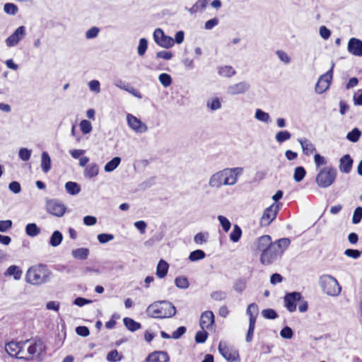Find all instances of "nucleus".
Masks as SVG:
<instances>
[{"instance_id":"obj_12","label":"nucleus","mask_w":362,"mask_h":362,"mask_svg":"<svg viewBox=\"0 0 362 362\" xmlns=\"http://www.w3.org/2000/svg\"><path fill=\"white\" fill-rule=\"evenodd\" d=\"M280 252L276 250L275 245H270L262 252L260 262L262 264L269 265L274 262L279 257H280Z\"/></svg>"},{"instance_id":"obj_48","label":"nucleus","mask_w":362,"mask_h":362,"mask_svg":"<svg viewBox=\"0 0 362 362\" xmlns=\"http://www.w3.org/2000/svg\"><path fill=\"white\" fill-rule=\"evenodd\" d=\"M148 48V41L146 38H141L139 40V45L137 47V52L139 56H144Z\"/></svg>"},{"instance_id":"obj_18","label":"nucleus","mask_w":362,"mask_h":362,"mask_svg":"<svg viewBox=\"0 0 362 362\" xmlns=\"http://www.w3.org/2000/svg\"><path fill=\"white\" fill-rule=\"evenodd\" d=\"M214 315L212 311L207 310L202 313L199 326L202 329H209L214 323Z\"/></svg>"},{"instance_id":"obj_37","label":"nucleus","mask_w":362,"mask_h":362,"mask_svg":"<svg viewBox=\"0 0 362 362\" xmlns=\"http://www.w3.org/2000/svg\"><path fill=\"white\" fill-rule=\"evenodd\" d=\"M255 118L264 123H269L271 118L269 113L264 112L261 109H257L255 114Z\"/></svg>"},{"instance_id":"obj_47","label":"nucleus","mask_w":362,"mask_h":362,"mask_svg":"<svg viewBox=\"0 0 362 362\" xmlns=\"http://www.w3.org/2000/svg\"><path fill=\"white\" fill-rule=\"evenodd\" d=\"M206 106L212 111L218 110L221 108V103L218 98H214L207 102Z\"/></svg>"},{"instance_id":"obj_17","label":"nucleus","mask_w":362,"mask_h":362,"mask_svg":"<svg viewBox=\"0 0 362 362\" xmlns=\"http://www.w3.org/2000/svg\"><path fill=\"white\" fill-rule=\"evenodd\" d=\"M250 88V84L246 81H241L232 84L227 88L226 93L230 95H235L246 93Z\"/></svg>"},{"instance_id":"obj_57","label":"nucleus","mask_w":362,"mask_h":362,"mask_svg":"<svg viewBox=\"0 0 362 362\" xmlns=\"http://www.w3.org/2000/svg\"><path fill=\"white\" fill-rule=\"evenodd\" d=\"M362 218V207L358 206L355 209L352 217V223L357 224L361 222Z\"/></svg>"},{"instance_id":"obj_13","label":"nucleus","mask_w":362,"mask_h":362,"mask_svg":"<svg viewBox=\"0 0 362 362\" xmlns=\"http://www.w3.org/2000/svg\"><path fill=\"white\" fill-rule=\"evenodd\" d=\"M127 122L129 128L136 133H144L148 130L147 125L132 114L127 115Z\"/></svg>"},{"instance_id":"obj_15","label":"nucleus","mask_w":362,"mask_h":362,"mask_svg":"<svg viewBox=\"0 0 362 362\" xmlns=\"http://www.w3.org/2000/svg\"><path fill=\"white\" fill-rule=\"evenodd\" d=\"M301 299V294L299 292H292L286 294L284 297L285 307L293 313L296 310V303Z\"/></svg>"},{"instance_id":"obj_31","label":"nucleus","mask_w":362,"mask_h":362,"mask_svg":"<svg viewBox=\"0 0 362 362\" xmlns=\"http://www.w3.org/2000/svg\"><path fill=\"white\" fill-rule=\"evenodd\" d=\"M235 69L231 66H222L218 68L219 76L226 78H230L235 74Z\"/></svg>"},{"instance_id":"obj_49","label":"nucleus","mask_w":362,"mask_h":362,"mask_svg":"<svg viewBox=\"0 0 362 362\" xmlns=\"http://www.w3.org/2000/svg\"><path fill=\"white\" fill-rule=\"evenodd\" d=\"M246 288V280L244 279H237L233 284V289L238 292L242 293Z\"/></svg>"},{"instance_id":"obj_62","label":"nucleus","mask_w":362,"mask_h":362,"mask_svg":"<svg viewBox=\"0 0 362 362\" xmlns=\"http://www.w3.org/2000/svg\"><path fill=\"white\" fill-rule=\"evenodd\" d=\"M100 32V29L98 27H92L86 32V37L87 39L95 38Z\"/></svg>"},{"instance_id":"obj_14","label":"nucleus","mask_w":362,"mask_h":362,"mask_svg":"<svg viewBox=\"0 0 362 362\" xmlns=\"http://www.w3.org/2000/svg\"><path fill=\"white\" fill-rule=\"evenodd\" d=\"M26 29L23 25L19 26L12 35H11L6 40V44L8 47H11L16 46L18 42L24 38L25 35Z\"/></svg>"},{"instance_id":"obj_39","label":"nucleus","mask_w":362,"mask_h":362,"mask_svg":"<svg viewBox=\"0 0 362 362\" xmlns=\"http://www.w3.org/2000/svg\"><path fill=\"white\" fill-rule=\"evenodd\" d=\"M291 138V134L286 130L279 131L275 135V139L279 144H282L284 141L289 140Z\"/></svg>"},{"instance_id":"obj_44","label":"nucleus","mask_w":362,"mask_h":362,"mask_svg":"<svg viewBox=\"0 0 362 362\" xmlns=\"http://www.w3.org/2000/svg\"><path fill=\"white\" fill-rule=\"evenodd\" d=\"M175 286L181 289H186L189 287V283L188 279L184 276H178L175 279Z\"/></svg>"},{"instance_id":"obj_42","label":"nucleus","mask_w":362,"mask_h":362,"mask_svg":"<svg viewBox=\"0 0 362 362\" xmlns=\"http://www.w3.org/2000/svg\"><path fill=\"white\" fill-rule=\"evenodd\" d=\"M306 175V170L302 166L296 167L294 170L293 179L296 182H300Z\"/></svg>"},{"instance_id":"obj_46","label":"nucleus","mask_w":362,"mask_h":362,"mask_svg":"<svg viewBox=\"0 0 362 362\" xmlns=\"http://www.w3.org/2000/svg\"><path fill=\"white\" fill-rule=\"evenodd\" d=\"M4 11L8 15L14 16L18 13V8L13 3H6L4 6Z\"/></svg>"},{"instance_id":"obj_61","label":"nucleus","mask_w":362,"mask_h":362,"mask_svg":"<svg viewBox=\"0 0 362 362\" xmlns=\"http://www.w3.org/2000/svg\"><path fill=\"white\" fill-rule=\"evenodd\" d=\"M115 237L112 234L109 233H101L99 234L97 237L98 241L102 244H105L106 243H108L109 241L112 240Z\"/></svg>"},{"instance_id":"obj_22","label":"nucleus","mask_w":362,"mask_h":362,"mask_svg":"<svg viewBox=\"0 0 362 362\" xmlns=\"http://www.w3.org/2000/svg\"><path fill=\"white\" fill-rule=\"evenodd\" d=\"M23 272L21 268L16 265H11L4 272L5 276H13V278L18 281L21 279Z\"/></svg>"},{"instance_id":"obj_55","label":"nucleus","mask_w":362,"mask_h":362,"mask_svg":"<svg viewBox=\"0 0 362 362\" xmlns=\"http://www.w3.org/2000/svg\"><path fill=\"white\" fill-rule=\"evenodd\" d=\"M208 337V333L204 329L199 331L195 334V341L199 344L204 343Z\"/></svg>"},{"instance_id":"obj_4","label":"nucleus","mask_w":362,"mask_h":362,"mask_svg":"<svg viewBox=\"0 0 362 362\" xmlns=\"http://www.w3.org/2000/svg\"><path fill=\"white\" fill-rule=\"evenodd\" d=\"M337 175V170L331 166L321 168L315 177V182L320 188H327L335 181Z\"/></svg>"},{"instance_id":"obj_10","label":"nucleus","mask_w":362,"mask_h":362,"mask_svg":"<svg viewBox=\"0 0 362 362\" xmlns=\"http://www.w3.org/2000/svg\"><path fill=\"white\" fill-rule=\"evenodd\" d=\"M279 210V204L275 203L265 209L260 219V225L268 226L276 218Z\"/></svg>"},{"instance_id":"obj_34","label":"nucleus","mask_w":362,"mask_h":362,"mask_svg":"<svg viewBox=\"0 0 362 362\" xmlns=\"http://www.w3.org/2000/svg\"><path fill=\"white\" fill-rule=\"evenodd\" d=\"M63 240V235L59 230H55L52 233L50 239H49V245L52 247L59 246Z\"/></svg>"},{"instance_id":"obj_9","label":"nucleus","mask_w":362,"mask_h":362,"mask_svg":"<svg viewBox=\"0 0 362 362\" xmlns=\"http://www.w3.org/2000/svg\"><path fill=\"white\" fill-rule=\"evenodd\" d=\"M30 341V339H27L20 342L10 341L6 344L5 349L6 352L11 356H16L18 358L29 359L30 358L25 357L21 355V354L23 353L24 345L28 343Z\"/></svg>"},{"instance_id":"obj_35","label":"nucleus","mask_w":362,"mask_h":362,"mask_svg":"<svg viewBox=\"0 0 362 362\" xmlns=\"http://www.w3.org/2000/svg\"><path fill=\"white\" fill-rule=\"evenodd\" d=\"M25 233L30 237H35L40 233V228L34 223H28L25 226Z\"/></svg>"},{"instance_id":"obj_16","label":"nucleus","mask_w":362,"mask_h":362,"mask_svg":"<svg viewBox=\"0 0 362 362\" xmlns=\"http://www.w3.org/2000/svg\"><path fill=\"white\" fill-rule=\"evenodd\" d=\"M46 346L42 339L40 338H35L33 343L28 348V354L30 358L33 357L35 354L40 355L45 352Z\"/></svg>"},{"instance_id":"obj_3","label":"nucleus","mask_w":362,"mask_h":362,"mask_svg":"<svg viewBox=\"0 0 362 362\" xmlns=\"http://www.w3.org/2000/svg\"><path fill=\"white\" fill-rule=\"evenodd\" d=\"M52 272L45 264H37L30 267L25 275L26 281L33 285H41L50 280Z\"/></svg>"},{"instance_id":"obj_1","label":"nucleus","mask_w":362,"mask_h":362,"mask_svg":"<svg viewBox=\"0 0 362 362\" xmlns=\"http://www.w3.org/2000/svg\"><path fill=\"white\" fill-rule=\"evenodd\" d=\"M243 172L244 169L242 167L224 168L210 177L209 185L216 189H219L222 186H233L238 182Z\"/></svg>"},{"instance_id":"obj_8","label":"nucleus","mask_w":362,"mask_h":362,"mask_svg":"<svg viewBox=\"0 0 362 362\" xmlns=\"http://www.w3.org/2000/svg\"><path fill=\"white\" fill-rule=\"evenodd\" d=\"M153 35L155 42L160 47L169 49L174 46L173 38L166 35L161 28H156Z\"/></svg>"},{"instance_id":"obj_52","label":"nucleus","mask_w":362,"mask_h":362,"mask_svg":"<svg viewBox=\"0 0 362 362\" xmlns=\"http://www.w3.org/2000/svg\"><path fill=\"white\" fill-rule=\"evenodd\" d=\"M211 298L216 301H221L227 298V293L223 291H215L211 293Z\"/></svg>"},{"instance_id":"obj_63","label":"nucleus","mask_w":362,"mask_h":362,"mask_svg":"<svg viewBox=\"0 0 362 362\" xmlns=\"http://www.w3.org/2000/svg\"><path fill=\"white\" fill-rule=\"evenodd\" d=\"M89 89L95 93H99L100 92V83L98 80H92L88 83Z\"/></svg>"},{"instance_id":"obj_5","label":"nucleus","mask_w":362,"mask_h":362,"mask_svg":"<svg viewBox=\"0 0 362 362\" xmlns=\"http://www.w3.org/2000/svg\"><path fill=\"white\" fill-rule=\"evenodd\" d=\"M320 286L327 295L337 296L339 295L341 288L337 280L331 275L324 274L320 277Z\"/></svg>"},{"instance_id":"obj_50","label":"nucleus","mask_w":362,"mask_h":362,"mask_svg":"<svg viewBox=\"0 0 362 362\" xmlns=\"http://www.w3.org/2000/svg\"><path fill=\"white\" fill-rule=\"evenodd\" d=\"M107 361L109 362L120 361L122 359V356H119L117 350H112L107 355Z\"/></svg>"},{"instance_id":"obj_41","label":"nucleus","mask_w":362,"mask_h":362,"mask_svg":"<svg viewBox=\"0 0 362 362\" xmlns=\"http://www.w3.org/2000/svg\"><path fill=\"white\" fill-rule=\"evenodd\" d=\"M361 135V132L359 130L358 128L355 127L346 134V138L349 141H350L353 143H356L358 141Z\"/></svg>"},{"instance_id":"obj_19","label":"nucleus","mask_w":362,"mask_h":362,"mask_svg":"<svg viewBox=\"0 0 362 362\" xmlns=\"http://www.w3.org/2000/svg\"><path fill=\"white\" fill-rule=\"evenodd\" d=\"M347 49L354 56L362 57V40L351 37L348 42Z\"/></svg>"},{"instance_id":"obj_36","label":"nucleus","mask_w":362,"mask_h":362,"mask_svg":"<svg viewBox=\"0 0 362 362\" xmlns=\"http://www.w3.org/2000/svg\"><path fill=\"white\" fill-rule=\"evenodd\" d=\"M121 162V158L119 157H115L111 160L107 162L105 167L104 170L105 172H112L114 170H115L117 166L119 165Z\"/></svg>"},{"instance_id":"obj_29","label":"nucleus","mask_w":362,"mask_h":362,"mask_svg":"<svg viewBox=\"0 0 362 362\" xmlns=\"http://www.w3.org/2000/svg\"><path fill=\"white\" fill-rule=\"evenodd\" d=\"M258 306L256 303H250L247 308L246 313L249 316V322L253 321V322H256V319L258 315Z\"/></svg>"},{"instance_id":"obj_59","label":"nucleus","mask_w":362,"mask_h":362,"mask_svg":"<svg viewBox=\"0 0 362 362\" xmlns=\"http://www.w3.org/2000/svg\"><path fill=\"white\" fill-rule=\"evenodd\" d=\"M280 336L283 339H290L293 336V332L290 327H284L280 332Z\"/></svg>"},{"instance_id":"obj_24","label":"nucleus","mask_w":362,"mask_h":362,"mask_svg":"<svg viewBox=\"0 0 362 362\" xmlns=\"http://www.w3.org/2000/svg\"><path fill=\"white\" fill-rule=\"evenodd\" d=\"M168 268L169 264L168 262L160 259L156 267V276L160 279L164 278L168 274Z\"/></svg>"},{"instance_id":"obj_2","label":"nucleus","mask_w":362,"mask_h":362,"mask_svg":"<svg viewBox=\"0 0 362 362\" xmlns=\"http://www.w3.org/2000/svg\"><path fill=\"white\" fill-rule=\"evenodd\" d=\"M147 315L153 318H168L176 314L175 307L168 300L156 301L148 305Z\"/></svg>"},{"instance_id":"obj_60","label":"nucleus","mask_w":362,"mask_h":362,"mask_svg":"<svg viewBox=\"0 0 362 362\" xmlns=\"http://www.w3.org/2000/svg\"><path fill=\"white\" fill-rule=\"evenodd\" d=\"M173 54L171 52L165 51V50L158 52L156 54V59H163L165 60H170L173 58Z\"/></svg>"},{"instance_id":"obj_28","label":"nucleus","mask_w":362,"mask_h":362,"mask_svg":"<svg viewBox=\"0 0 362 362\" xmlns=\"http://www.w3.org/2000/svg\"><path fill=\"white\" fill-rule=\"evenodd\" d=\"M208 4L209 0H198L188 11L191 14L202 12L206 8Z\"/></svg>"},{"instance_id":"obj_64","label":"nucleus","mask_w":362,"mask_h":362,"mask_svg":"<svg viewBox=\"0 0 362 362\" xmlns=\"http://www.w3.org/2000/svg\"><path fill=\"white\" fill-rule=\"evenodd\" d=\"M354 103L355 105H362V90H358V91L354 95L353 97Z\"/></svg>"},{"instance_id":"obj_33","label":"nucleus","mask_w":362,"mask_h":362,"mask_svg":"<svg viewBox=\"0 0 362 362\" xmlns=\"http://www.w3.org/2000/svg\"><path fill=\"white\" fill-rule=\"evenodd\" d=\"M291 241L288 238H281L277 240L275 243H273V245L276 246V250L280 252V255H281L283 252L290 245Z\"/></svg>"},{"instance_id":"obj_54","label":"nucleus","mask_w":362,"mask_h":362,"mask_svg":"<svg viewBox=\"0 0 362 362\" xmlns=\"http://www.w3.org/2000/svg\"><path fill=\"white\" fill-rule=\"evenodd\" d=\"M217 218L219 221L223 230L225 232H228L231 226L230 221L226 217L221 215L218 216Z\"/></svg>"},{"instance_id":"obj_27","label":"nucleus","mask_w":362,"mask_h":362,"mask_svg":"<svg viewBox=\"0 0 362 362\" xmlns=\"http://www.w3.org/2000/svg\"><path fill=\"white\" fill-rule=\"evenodd\" d=\"M40 165L42 172L45 173H47L51 169V158L46 151L42 153Z\"/></svg>"},{"instance_id":"obj_40","label":"nucleus","mask_w":362,"mask_h":362,"mask_svg":"<svg viewBox=\"0 0 362 362\" xmlns=\"http://www.w3.org/2000/svg\"><path fill=\"white\" fill-rule=\"evenodd\" d=\"M242 235V229L238 225H235L233 229L230 234V240L233 243H237L240 240Z\"/></svg>"},{"instance_id":"obj_6","label":"nucleus","mask_w":362,"mask_h":362,"mask_svg":"<svg viewBox=\"0 0 362 362\" xmlns=\"http://www.w3.org/2000/svg\"><path fill=\"white\" fill-rule=\"evenodd\" d=\"M218 351L228 362H240L238 351L234 347L228 346L226 342L220 341Z\"/></svg>"},{"instance_id":"obj_56","label":"nucleus","mask_w":362,"mask_h":362,"mask_svg":"<svg viewBox=\"0 0 362 362\" xmlns=\"http://www.w3.org/2000/svg\"><path fill=\"white\" fill-rule=\"evenodd\" d=\"M276 54L277 55L279 60L283 63L286 64L291 63V59L286 52L283 50H277L276 52Z\"/></svg>"},{"instance_id":"obj_32","label":"nucleus","mask_w":362,"mask_h":362,"mask_svg":"<svg viewBox=\"0 0 362 362\" xmlns=\"http://www.w3.org/2000/svg\"><path fill=\"white\" fill-rule=\"evenodd\" d=\"M65 189L71 195H76L81 192L80 185L71 181H69L65 184Z\"/></svg>"},{"instance_id":"obj_45","label":"nucleus","mask_w":362,"mask_h":362,"mask_svg":"<svg viewBox=\"0 0 362 362\" xmlns=\"http://www.w3.org/2000/svg\"><path fill=\"white\" fill-rule=\"evenodd\" d=\"M205 256V252L203 250H196L189 254V259L191 262H195L204 259Z\"/></svg>"},{"instance_id":"obj_7","label":"nucleus","mask_w":362,"mask_h":362,"mask_svg":"<svg viewBox=\"0 0 362 362\" xmlns=\"http://www.w3.org/2000/svg\"><path fill=\"white\" fill-rule=\"evenodd\" d=\"M46 209L49 214L56 217H62L66 213V206L61 201L52 199L47 201Z\"/></svg>"},{"instance_id":"obj_20","label":"nucleus","mask_w":362,"mask_h":362,"mask_svg":"<svg viewBox=\"0 0 362 362\" xmlns=\"http://www.w3.org/2000/svg\"><path fill=\"white\" fill-rule=\"evenodd\" d=\"M170 357L167 352L156 351L151 353L146 358V362H168Z\"/></svg>"},{"instance_id":"obj_25","label":"nucleus","mask_w":362,"mask_h":362,"mask_svg":"<svg viewBox=\"0 0 362 362\" xmlns=\"http://www.w3.org/2000/svg\"><path fill=\"white\" fill-rule=\"evenodd\" d=\"M257 244V250L264 252L273 243H272V239L269 235H262L258 239Z\"/></svg>"},{"instance_id":"obj_11","label":"nucleus","mask_w":362,"mask_h":362,"mask_svg":"<svg viewBox=\"0 0 362 362\" xmlns=\"http://www.w3.org/2000/svg\"><path fill=\"white\" fill-rule=\"evenodd\" d=\"M333 67L334 65L332 66L328 71L320 76L315 86L316 93L321 94L328 89L332 78Z\"/></svg>"},{"instance_id":"obj_53","label":"nucleus","mask_w":362,"mask_h":362,"mask_svg":"<svg viewBox=\"0 0 362 362\" xmlns=\"http://www.w3.org/2000/svg\"><path fill=\"white\" fill-rule=\"evenodd\" d=\"M32 151L26 148H21L18 151V156L23 161H28L31 156Z\"/></svg>"},{"instance_id":"obj_23","label":"nucleus","mask_w":362,"mask_h":362,"mask_svg":"<svg viewBox=\"0 0 362 362\" xmlns=\"http://www.w3.org/2000/svg\"><path fill=\"white\" fill-rule=\"evenodd\" d=\"M84 176L87 178L96 177L99 173V166L95 163H91L84 169Z\"/></svg>"},{"instance_id":"obj_38","label":"nucleus","mask_w":362,"mask_h":362,"mask_svg":"<svg viewBox=\"0 0 362 362\" xmlns=\"http://www.w3.org/2000/svg\"><path fill=\"white\" fill-rule=\"evenodd\" d=\"M89 254V250L88 248H78L72 251V255L76 259H86Z\"/></svg>"},{"instance_id":"obj_21","label":"nucleus","mask_w":362,"mask_h":362,"mask_svg":"<svg viewBox=\"0 0 362 362\" xmlns=\"http://www.w3.org/2000/svg\"><path fill=\"white\" fill-rule=\"evenodd\" d=\"M353 159L349 154L343 156L339 160V170L343 173H349L353 165Z\"/></svg>"},{"instance_id":"obj_51","label":"nucleus","mask_w":362,"mask_h":362,"mask_svg":"<svg viewBox=\"0 0 362 362\" xmlns=\"http://www.w3.org/2000/svg\"><path fill=\"white\" fill-rule=\"evenodd\" d=\"M80 129L83 134H89L92 131V124L88 120L83 119L80 123Z\"/></svg>"},{"instance_id":"obj_30","label":"nucleus","mask_w":362,"mask_h":362,"mask_svg":"<svg viewBox=\"0 0 362 362\" xmlns=\"http://www.w3.org/2000/svg\"><path fill=\"white\" fill-rule=\"evenodd\" d=\"M123 322L127 329L130 332H135L141 327V325L139 322H136L130 317H124L123 319Z\"/></svg>"},{"instance_id":"obj_58","label":"nucleus","mask_w":362,"mask_h":362,"mask_svg":"<svg viewBox=\"0 0 362 362\" xmlns=\"http://www.w3.org/2000/svg\"><path fill=\"white\" fill-rule=\"evenodd\" d=\"M262 314L264 318L269 320H274L278 317L276 312L271 308L263 310Z\"/></svg>"},{"instance_id":"obj_26","label":"nucleus","mask_w":362,"mask_h":362,"mask_svg":"<svg viewBox=\"0 0 362 362\" xmlns=\"http://www.w3.org/2000/svg\"><path fill=\"white\" fill-rule=\"evenodd\" d=\"M298 141L301 146L303 153L309 156L313 153L315 151V146L308 139H300Z\"/></svg>"},{"instance_id":"obj_43","label":"nucleus","mask_w":362,"mask_h":362,"mask_svg":"<svg viewBox=\"0 0 362 362\" xmlns=\"http://www.w3.org/2000/svg\"><path fill=\"white\" fill-rule=\"evenodd\" d=\"M158 81L165 88L170 86L173 82L171 76L168 74L165 73L160 74L158 76Z\"/></svg>"}]
</instances>
